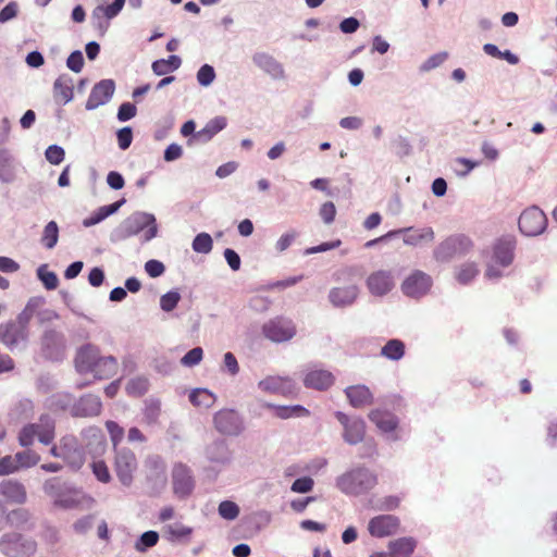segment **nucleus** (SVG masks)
Returning a JSON list of instances; mask_svg holds the SVG:
<instances>
[{"label":"nucleus","instance_id":"nucleus-37","mask_svg":"<svg viewBox=\"0 0 557 557\" xmlns=\"http://www.w3.org/2000/svg\"><path fill=\"white\" fill-rule=\"evenodd\" d=\"M117 371V360L113 356H99L92 370L95 379L106 380L115 375Z\"/></svg>","mask_w":557,"mask_h":557},{"label":"nucleus","instance_id":"nucleus-29","mask_svg":"<svg viewBox=\"0 0 557 557\" xmlns=\"http://www.w3.org/2000/svg\"><path fill=\"white\" fill-rule=\"evenodd\" d=\"M17 177V161L10 149L0 147V183L12 184Z\"/></svg>","mask_w":557,"mask_h":557},{"label":"nucleus","instance_id":"nucleus-44","mask_svg":"<svg viewBox=\"0 0 557 557\" xmlns=\"http://www.w3.org/2000/svg\"><path fill=\"white\" fill-rule=\"evenodd\" d=\"M215 399L214 394L206 388H195L189 394V400L196 407L210 408Z\"/></svg>","mask_w":557,"mask_h":557},{"label":"nucleus","instance_id":"nucleus-55","mask_svg":"<svg viewBox=\"0 0 557 557\" xmlns=\"http://www.w3.org/2000/svg\"><path fill=\"white\" fill-rule=\"evenodd\" d=\"M215 77V70L210 64L201 65L196 74L197 82L201 87H209L214 82Z\"/></svg>","mask_w":557,"mask_h":557},{"label":"nucleus","instance_id":"nucleus-63","mask_svg":"<svg viewBox=\"0 0 557 557\" xmlns=\"http://www.w3.org/2000/svg\"><path fill=\"white\" fill-rule=\"evenodd\" d=\"M20 468L17 466L15 456H4L0 459V476L9 475L15 472H18Z\"/></svg>","mask_w":557,"mask_h":557},{"label":"nucleus","instance_id":"nucleus-27","mask_svg":"<svg viewBox=\"0 0 557 557\" xmlns=\"http://www.w3.org/2000/svg\"><path fill=\"white\" fill-rule=\"evenodd\" d=\"M99 356V349L96 346L90 344L82 346L75 357L77 372L91 373Z\"/></svg>","mask_w":557,"mask_h":557},{"label":"nucleus","instance_id":"nucleus-24","mask_svg":"<svg viewBox=\"0 0 557 557\" xmlns=\"http://www.w3.org/2000/svg\"><path fill=\"white\" fill-rule=\"evenodd\" d=\"M0 495L9 503L23 505L27 502L25 485L16 479H4L0 482Z\"/></svg>","mask_w":557,"mask_h":557},{"label":"nucleus","instance_id":"nucleus-15","mask_svg":"<svg viewBox=\"0 0 557 557\" xmlns=\"http://www.w3.org/2000/svg\"><path fill=\"white\" fill-rule=\"evenodd\" d=\"M94 503L91 496L69 483L54 506L62 509H89L94 506Z\"/></svg>","mask_w":557,"mask_h":557},{"label":"nucleus","instance_id":"nucleus-2","mask_svg":"<svg viewBox=\"0 0 557 557\" xmlns=\"http://www.w3.org/2000/svg\"><path fill=\"white\" fill-rule=\"evenodd\" d=\"M377 478L373 471L366 467L354 468L336 480L337 487L345 494L361 495L373 488Z\"/></svg>","mask_w":557,"mask_h":557},{"label":"nucleus","instance_id":"nucleus-33","mask_svg":"<svg viewBox=\"0 0 557 557\" xmlns=\"http://www.w3.org/2000/svg\"><path fill=\"white\" fill-rule=\"evenodd\" d=\"M73 78L63 74L60 75L53 83V98L59 104H66L73 99Z\"/></svg>","mask_w":557,"mask_h":557},{"label":"nucleus","instance_id":"nucleus-47","mask_svg":"<svg viewBox=\"0 0 557 557\" xmlns=\"http://www.w3.org/2000/svg\"><path fill=\"white\" fill-rule=\"evenodd\" d=\"M59 239V226L57 222L50 221L47 223V225L44 228L42 235H41V244L47 249H52L58 244Z\"/></svg>","mask_w":557,"mask_h":557},{"label":"nucleus","instance_id":"nucleus-16","mask_svg":"<svg viewBox=\"0 0 557 557\" xmlns=\"http://www.w3.org/2000/svg\"><path fill=\"white\" fill-rule=\"evenodd\" d=\"M173 492L178 498L188 497L195 487L191 470L184 463H175L172 470Z\"/></svg>","mask_w":557,"mask_h":557},{"label":"nucleus","instance_id":"nucleus-45","mask_svg":"<svg viewBox=\"0 0 557 557\" xmlns=\"http://www.w3.org/2000/svg\"><path fill=\"white\" fill-rule=\"evenodd\" d=\"M67 484V482H64L59 478H50L44 482L42 490L45 494L52 499L53 505H55L58 499L61 497L63 491H65Z\"/></svg>","mask_w":557,"mask_h":557},{"label":"nucleus","instance_id":"nucleus-38","mask_svg":"<svg viewBox=\"0 0 557 557\" xmlns=\"http://www.w3.org/2000/svg\"><path fill=\"white\" fill-rule=\"evenodd\" d=\"M124 203L125 199L122 198L111 205L98 208L90 216L83 220V226L90 227L102 222L108 216L114 214Z\"/></svg>","mask_w":557,"mask_h":557},{"label":"nucleus","instance_id":"nucleus-54","mask_svg":"<svg viewBox=\"0 0 557 557\" xmlns=\"http://www.w3.org/2000/svg\"><path fill=\"white\" fill-rule=\"evenodd\" d=\"M165 531L170 541H180L188 537L193 533V528L176 522L166 525Z\"/></svg>","mask_w":557,"mask_h":557},{"label":"nucleus","instance_id":"nucleus-11","mask_svg":"<svg viewBox=\"0 0 557 557\" xmlns=\"http://www.w3.org/2000/svg\"><path fill=\"white\" fill-rule=\"evenodd\" d=\"M216 431L227 436H238L245 430L243 417L234 409H221L213 417Z\"/></svg>","mask_w":557,"mask_h":557},{"label":"nucleus","instance_id":"nucleus-30","mask_svg":"<svg viewBox=\"0 0 557 557\" xmlns=\"http://www.w3.org/2000/svg\"><path fill=\"white\" fill-rule=\"evenodd\" d=\"M102 404L98 396L87 394L79 398L72 407V414L75 417H95L101 411Z\"/></svg>","mask_w":557,"mask_h":557},{"label":"nucleus","instance_id":"nucleus-61","mask_svg":"<svg viewBox=\"0 0 557 557\" xmlns=\"http://www.w3.org/2000/svg\"><path fill=\"white\" fill-rule=\"evenodd\" d=\"M106 428L114 448H119L117 445L124 437V429L111 420L106 422Z\"/></svg>","mask_w":557,"mask_h":557},{"label":"nucleus","instance_id":"nucleus-8","mask_svg":"<svg viewBox=\"0 0 557 557\" xmlns=\"http://www.w3.org/2000/svg\"><path fill=\"white\" fill-rule=\"evenodd\" d=\"M335 418L343 426V440L348 445H357L363 442L366 436V422L357 416H348L345 412L336 411Z\"/></svg>","mask_w":557,"mask_h":557},{"label":"nucleus","instance_id":"nucleus-28","mask_svg":"<svg viewBox=\"0 0 557 557\" xmlns=\"http://www.w3.org/2000/svg\"><path fill=\"white\" fill-rule=\"evenodd\" d=\"M344 393L354 408L360 409L373 404L374 396L370 388L363 384L347 386Z\"/></svg>","mask_w":557,"mask_h":557},{"label":"nucleus","instance_id":"nucleus-14","mask_svg":"<svg viewBox=\"0 0 557 557\" xmlns=\"http://www.w3.org/2000/svg\"><path fill=\"white\" fill-rule=\"evenodd\" d=\"M62 460L73 470L82 468L85 461V451L74 435H64L61 438Z\"/></svg>","mask_w":557,"mask_h":557},{"label":"nucleus","instance_id":"nucleus-10","mask_svg":"<svg viewBox=\"0 0 557 557\" xmlns=\"http://www.w3.org/2000/svg\"><path fill=\"white\" fill-rule=\"evenodd\" d=\"M518 225L523 235L537 236L546 230L547 218L539 207L532 206L522 211Z\"/></svg>","mask_w":557,"mask_h":557},{"label":"nucleus","instance_id":"nucleus-50","mask_svg":"<svg viewBox=\"0 0 557 557\" xmlns=\"http://www.w3.org/2000/svg\"><path fill=\"white\" fill-rule=\"evenodd\" d=\"M125 388L131 396H143L149 389V380L145 376L133 377L127 382Z\"/></svg>","mask_w":557,"mask_h":557},{"label":"nucleus","instance_id":"nucleus-12","mask_svg":"<svg viewBox=\"0 0 557 557\" xmlns=\"http://www.w3.org/2000/svg\"><path fill=\"white\" fill-rule=\"evenodd\" d=\"M433 281L432 277L423 271L414 270L401 283V292L410 298H421L426 295Z\"/></svg>","mask_w":557,"mask_h":557},{"label":"nucleus","instance_id":"nucleus-20","mask_svg":"<svg viewBox=\"0 0 557 557\" xmlns=\"http://www.w3.org/2000/svg\"><path fill=\"white\" fill-rule=\"evenodd\" d=\"M259 389L270 394L289 396L296 392V383L289 376L269 375L258 383Z\"/></svg>","mask_w":557,"mask_h":557},{"label":"nucleus","instance_id":"nucleus-41","mask_svg":"<svg viewBox=\"0 0 557 557\" xmlns=\"http://www.w3.org/2000/svg\"><path fill=\"white\" fill-rule=\"evenodd\" d=\"M263 406L265 408L274 409L275 416L283 420L293 417H308L310 413L309 410L301 405L278 406L271 403H265Z\"/></svg>","mask_w":557,"mask_h":557},{"label":"nucleus","instance_id":"nucleus-60","mask_svg":"<svg viewBox=\"0 0 557 557\" xmlns=\"http://www.w3.org/2000/svg\"><path fill=\"white\" fill-rule=\"evenodd\" d=\"M203 357V350L201 347H195L190 349L187 354L183 356L181 359V363L184 367L191 368L200 363Z\"/></svg>","mask_w":557,"mask_h":557},{"label":"nucleus","instance_id":"nucleus-57","mask_svg":"<svg viewBox=\"0 0 557 557\" xmlns=\"http://www.w3.org/2000/svg\"><path fill=\"white\" fill-rule=\"evenodd\" d=\"M181 300V295L177 290H170L161 296L160 307L165 312H171Z\"/></svg>","mask_w":557,"mask_h":557},{"label":"nucleus","instance_id":"nucleus-36","mask_svg":"<svg viewBox=\"0 0 557 557\" xmlns=\"http://www.w3.org/2000/svg\"><path fill=\"white\" fill-rule=\"evenodd\" d=\"M398 231H401L400 234H405L404 243L409 246H418L422 242H433L434 239V231L429 226L422 228L406 227Z\"/></svg>","mask_w":557,"mask_h":557},{"label":"nucleus","instance_id":"nucleus-7","mask_svg":"<svg viewBox=\"0 0 557 557\" xmlns=\"http://www.w3.org/2000/svg\"><path fill=\"white\" fill-rule=\"evenodd\" d=\"M262 334L273 343L288 342L296 335V325L292 319L275 317L262 325Z\"/></svg>","mask_w":557,"mask_h":557},{"label":"nucleus","instance_id":"nucleus-13","mask_svg":"<svg viewBox=\"0 0 557 557\" xmlns=\"http://www.w3.org/2000/svg\"><path fill=\"white\" fill-rule=\"evenodd\" d=\"M28 339V327L17 320L0 324V342L11 351Z\"/></svg>","mask_w":557,"mask_h":557},{"label":"nucleus","instance_id":"nucleus-48","mask_svg":"<svg viewBox=\"0 0 557 557\" xmlns=\"http://www.w3.org/2000/svg\"><path fill=\"white\" fill-rule=\"evenodd\" d=\"M36 274L38 280L42 283L46 289L53 290L58 287V275L54 272L49 271L47 264L39 265L36 270Z\"/></svg>","mask_w":557,"mask_h":557},{"label":"nucleus","instance_id":"nucleus-6","mask_svg":"<svg viewBox=\"0 0 557 557\" xmlns=\"http://www.w3.org/2000/svg\"><path fill=\"white\" fill-rule=\"evenodd\" d=\"M137 468L138 461L132 449L127 447L115 448L114 471L122 485L128 487L133 484Z\"/></svg>","mask_w":557,"mask_h":557},{"label":"nucleus","instance_id":"nucleus-4","mask_svg":"<svg viewBox=\"0 0 557 557\" xmlns=\"http://www.w3.org/2000/svg\"><path fill=\"white\" fill-rule=\"evenodd\" d=\"M37 550V541L20 532H8L0 537V553L4 557H34Z\"/></svg>","mask_w":557,"mask_h":557},{"label":"nucleus","instance_id":"nucleus-9","mask_svg":"<svg viewBox=\"0 0 557 557\" xmlns=\"http://www.w3.org/2000/svg\"><path fill=\"white\" fill-rule=\"evenodd\" d=\"M42 356L50 361H61L65 357L66 341L63 333L49 329L46 330L40 339Z\"/></svg>","mask_w":557,"mask_h":557},{"label":"nucleus","instance_id":"nucleus-23","mask_svg":"<svg viewBox=\"0 0 557 557\" xmlns=\"http://www.w3.org/2000/svg\"><path fill=\"white\" fill-rule=\"evenodd\" d=\"M359 287L356 284L332 287L327 298L334 308H347L352 306L359 297Z\"/></svg>","mask_w":557,"mask_h":557},{"label":"nucleus","instance_id":"nucleus-3","mask_svg":"<svg viewBox=\"0 0 557 557\" xmlns=\"http://www.w3.org/2000/svg\"><path fill=\"white\" fill-rule=\"evenodd\" d=\"M516 240L511 236L502 237L493 246L492 260L485 270V277L491 281L502 278L503 269L508 268L515 259Z\"/></svg>","mask_w":557,"mask_h":557},{"label":"nucleus","instance_id":"nucleus-25","mask_svg":"<svg viewBox=\"0 0 557 557\" xmlns=\"http://www.w3.org/2000/svg\"><path fill=\"white\" fill-rule=\"evenodd\" d=\"M252 62L273 79H283L285 77L284 66L270 53L256 52L252 55Z\"/></svg>","mask_w":557,"mask_h":557},{"label":"nucleus","instance_id":"nucleus-51","mask_svg":"<svg viewBox=\"0 0 557 557\" xmlns=\"http://www.w3.org/2000/svg\"><path fill=\"white\" fill-rule=\"evenodd\" d=\"M159 541V533L156 531H146L144 532L138 540L135 542V549L139 553H145L149 548L157 545Z\"/></svg>","mask_w":557,"mask_h":557},{"label":"nucleus","instance_id":"nucleus-59","mask_svg":"<svg viewBox=\"0 0 557 557\" xmlns=\"http://www.w3.org/2000/svg\"><path fill=\"white\" fill-rule=\"evenodd\" d=\"M478 165H479V162H474L470 159L457 158L455 160L454 171L457 176L466 177Z\"/></svg>","mask_w":557,"mask_h":557},{"label":"nucleus","instance_id":"nucleus-26","mask_svg":"<svg viewBox=\"0 0 557 557\" xmlns=\"http://www.w3.org/2000/svg\"><path fill=\"white\" fill-rule=\"evenodd\" d=\"M399 525L397 517L392 515H382L372 518L369 521L368 530L372 536L384 537L393 534Z\"/></svg>","mask_w":557,"mask_h":557},{"label":"nucleus","instance_id":"nucleus-58","mask_svg":"<svg viewBox=\"0 0 557 557\" xmlns=\"http://www.w3.org/2000/svg\"><path fill=\"white\" fill-rule=\"evenodd\" d=\"M18 444L22 447H29L36 440L35 424L28 423L24 425L17 436Z\"/></svg>","mask_w":557,"mask_h":557},{"label":"nucleus","instance_id":"nucleus-1","mask_svg":"<svg viewBox=\"0 0 557 557\" xmlns=\"http://www.w3.org/2000/svg\"><path fill=\"white\" fill-rule=\"evenodd\" d=\"M144 233V240L150 242L158 235V224L156 216L152 213L136 211L127 216L116 228L111 233V242L119 243L129 237Z\"/></svg>","mask_w":557,"mask_h":557},{"label":"nucleus","instance_id":"nucleus-17","mask_svg":"<svg viewBox=\"0 0 557 557\" xmlns=\"http://www.w3.org/2000/svg\"><path fill=\"white\" fill-rule=\"evenodd\" d=\"M114 91L115 83L113 79H101L92 86L86 101L85 109L87 111H92L101 106L107 104L112 99Z\"/></svg>","mask_w":557,"mask_h":557},{"label":"nucleus","instance_id":"nucleus-5","mask_svg":"<svg viewBox=\"0 0 557 557\" xmlns=\"http://www.w3.org/2000/svg\"><path fill=\"white\" fill-rule=\"evenodd\" d=\"M472 247V242L465 235H453L440 243L433 256L438 262H449L454 258L467 255Z\"/></svg>","mask_w":557,"mask_h":557},{"label":"nucleus","instance_id":"nucleus-43","mask_svg":"<svg viewBox=\"0 0 557 557\" xmlns=\"http://www.w3.org/2000/svg\"><path fill=\"white\" fill-rule=\"evenodd\" d=\"M405 349L403 341L393 338L381 348V356L392 361H398L405 356Z\"/></svg>","mask_w":557,"mask_h":557},{"label":"nucleus","instance_id":"nucleus-56","mask_svg":"<svg viewBox=\"0 0 557 557\" xmlns=\"http://www.w3.org/2000/svg\"><path fill=\"white\" fill-rule=\"evenodd\" d=\"M239 511L238 505L232 500H223L218 507L220 517L227 521L235 520L238 517Z\"/></svg>","mask_w":557,"mask_h":557},{"label":"nucleus","instance_id":"nucleus-39","mask_svg":"<svg viewBox=\"0 0 557 557\" xmlns=\"http://www.w3.org/2000/svg\"><path fill=\"white\" fill-rule=\"evenodd\" d=\"M417 547V541L411 536L399 537L388 543L392 557H408Z\"/></svg>","mask_w":557,"mask_h":557},{"label":"nucleus","instance_id":"nucleus-18","mask_svg":"<svg viewBox=\"0 0 557 557\" xmlns=\"http://www.w3.org/2000/svg\"><path fill=\"white\" fill-rule=\"evenodd\" d=\"M147 481L151 484L152 490L159 493L166 485V467L160 456L153 455L146 459Z\"/></svg>","mask_w":557,"mask_h":557},{"label":"nucleus","instance_id":"nucleus-34","mask_svg":"<svg viewBox=\"0 0 557 557\" xmlns=\"http://www.w3.org/2000/svg\"><path fill=\"white\" fill-rule=\"evenodd\" d=\"M35 424L36 438L44 445H49L55 436V421L49 414H41Z\"/></svg>","mask_w":557,"mask_h":557},{"label":"nucleus","instance_id":"nucleus-64","mask_svg":"<svg viewBox=\"0 0 557 557\" xmlns=\"http://www.w3.org/2000/svg\"><path fill=\"white\" fill-rule=\"evenodd\" d=\"M92 473L97 480L102 483H109L111 481V474L109 472L108 466L102 460L92 462Z\"/></svg>","mask_w":557,"mask_h":557},{"label":"nucleus","instance_id":"nucleus-35","mask_svg":"<svg viewBox=\"0 0 557 557\" xmlns=\"http://www.w3.org/2000/svg\"><path fill=\"white\" fill-rule=\"evenodd\" d=\"M227 125V119L225 116L219 115L210 121L207 122V124L196 134L194 135V138L200 143H208L218 133L223 131Z\"/></svg>","mask_w":557,"mask_h":557},{"label":"nucleus","instance_id":"nucleus-32","mask_svg":"<svg viewBox=\"0 0 557 557\" xmlns=\"http://www.w3.org/2000/svg\"><path fill=\"white\" fill-rule=\"evenodd\" d=\"M208 461L218 465H226L232 460V453L224 440L210 443L205 450Z\"/></svg>","mask_w":557,"mask_h":557},{"label":"nucleus","instance_id":"nucleus-42","mask_svg":"<svg viewBox=\"0 0 557 557\" xmlns=\"http://www.w3.org/2000/svg\"><path fill=\"white\" fill-rule=\"evenodd\" d=\"M46 299L42 296H34L28 299L25 308L17 315L16 320L28 327V323L33 317H37V311L44 307Z\"/></svg>","mask_w":557,"mask_h":557},{"label":"nucleus","instance_id":"nucleus-19","mask_svg":"<svg viewBox=\"0 0 557 557\" xmlns=\"http://www.w3.org/2000/svg\"><path fill=\"white\" fill-rule=\"evenodd\" d=\"M366 284L371 295L383 297L394 288V275L387 270L374 271L367 277Z\"/></svg>","mask_w":557,"mask_h":557},{"label":"nucleus","instance_id":"nucleus-49","mask_svg":"<svg viewBox=\"0 0 557 557\" xmlns=\"http://www.w3.org/2000/svg\"><path fill=\"white\" fill-rule=\"evenodd\" d=\"M479 274V269L474 262H466L460 265L456 278L462 285L471 283Z\"/></svg>","mask_w":557,"mask_h":557},{"label":"nucleus","instance_id":"nucleus-46","mask_svg":"<svg viewBox=\"0 0 557 557\" xmlns=\"http://www.w3.org/2000/svg\"><path fill=\"white\" fill-rule=\"evenodd\" d=\"M26 449L14 454L20 470L35 467L40 461V456L35 450L25 447Z\"/></svg>","mask_w":557,"mask_h":557},{"label":"nucleus","instance_id":"nucleus-62","mask_svg":"<svg viewBox=\"0 0 557 557\" xmlns=\"http://www.w3.org/2000/svg\"><path fill=\"white\" fill-rule=\"evenodd\" d=\"M65 151L61 146L50 145L46 151V159L53 165L60 164L64 160Z\"/></svg>","mask_w":557,"mask_h":557},{"label":"nucleus","instance_id":"nucleus-53","mask_svg":"<svg viewBox=\"0 0 557 557\" xmlns=\"http://www.w3.org/2000/svg\"><path fill=\"white\" fill-rule=\"evenodd\" d=\"M447 59L448 53L446 51L434 53L420 64L419 72L422 74L431 72L440 67Z\"/></svg>","mask_w":557,"mask_h":557},{"label":"nucleus","instance_id":"nucleus-22","mask_svg":"<svg viewBox=\"0 0 557 557\" xmlns=\"http://www.w3.org/2000/svg\"><path fill=\"white\" fill-rule=\"evenodd\" d=\"M334 375L329 370L311 367L306 370L302 381L307 388L326 391L334 384Z\"/></svg>","mask_w":557,"mask_h":557},{"label":"nucleus","instance_id":"nucleus-21","mask_svg":"<svg viewBox=\"0 0 557 557\" xmlns=\"http://www.w3.org/2000/svg\"><path fill=\"white\" fill-rule=\"evenodd\" d=\"M368 417L382 433L387 435L388 440H399V436L395 432L399 420L394 413L381 409H374L369 412Z\"/></svg>","mask_w":557,"mask_h":557},{"label":"nucleus","instance_id":"nucleus-31","mask_svg":"<svg viewBox=\"0 0 557 557\" xmlns=\"http://www.w3.org/2000/svg\"><path fill=\"white\" fill-rule=\"evenodd\" d=\"M5 523L17 530H32L35 525L33 515L23 507L5 511Z\"/></svg>","mask_w":557,"mask_h":557},{"label":"nucleus","instance_id":"nucleus-52","mask_svg":"<svg viewBox=\"0 0 557 557\" xmlns=\"http://www.w3.org/2000/svg\"><path fill=\"white\" fill-rule=\"evenodd\" d=\"M213 247L212 237L208 233H199L195 236L191 243V248L197 253L207 255L211 252Z\"/></svg>","mask_w":557,"mask_h":557},{"label":"nucleus","instance_id":"nucleus-40","mask_svg":"<svg viewBox=\"0 0 557 557\" xmlns=\"http://www.w3.org/2000/svg\"><path fill=\"white\" fill-rule=\"evenodd\" d=\"M125 4V0H114L109 5H97L91 13V21L96 22L102 18L112 20L119 15Z\"/></svg>","mask_w":557,"mask_h":557}]
</instances>
